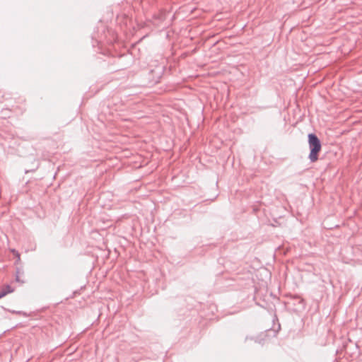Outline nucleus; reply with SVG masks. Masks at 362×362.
Returning a JSON list of instances; mask_svg holds the SVG:
<instances>
[{
    "label": "nucleus",
    "mask_w": 362,
    "mask_h": 362,
    "mask_svg": "<svg viewBox=\"0 0 362 362\" xmlns=\"http://www.w3.org/2000/svg\"><path fill=\"white\" fill-rule=\"evenodd\" d=\"M308 139V146L310 151L308 158L311 163H315L318 160L319 153L322 149V144L320 140L315 134H309Z\"/></svg>",
    "instance_id": "f257e3e1"
},
{
    "label": "nucleus",
    "mask_w": 362,
    "mask_h": 362,
    "mask_svg": "<svg viewBox=\"0 0 362 362\" xmlns=\"http://www.w3.org/2000/svg\"><path fill=\"white\" fill-rule=\"evenodd\" d=\"M13 291V289L9 286L6 285L0 291V299L6 296L7 294Z\"/></svg>",
    "instance_id": "f03ea898"
},
{
    "label": "nucleus",
    "mask_w": 362,
    "mask_h": 362,
    "mask_svg": "<svg viewBox=\"0 0 362 362\" xmlns=\"http://www.w3.org/2000/svg\"><path fill=\"white\" fill-rule=\"evenodd\" d=\"M12 252H13V253H16V255L19 257V254H18L17 252H16V250H12Z\"/></svg>",
    "instance_id": "7ed1b4c3"
}]
</instances>
